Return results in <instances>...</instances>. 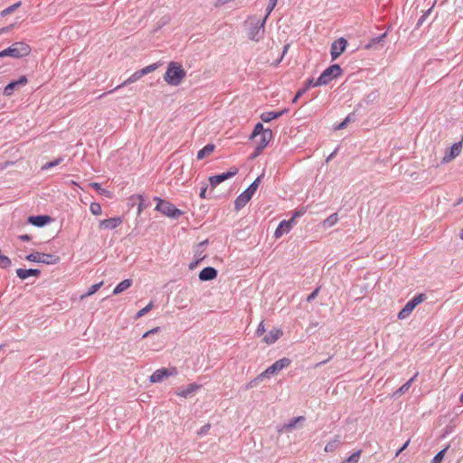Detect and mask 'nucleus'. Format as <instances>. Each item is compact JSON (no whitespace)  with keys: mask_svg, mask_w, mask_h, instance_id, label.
<instances>
[{"mask_svg":"<svg viewBox=\"0 0 463 463\" xmlns=\"http://www.w3.org/2000/svg\"><path fill=\"white\" fill-rule=\"evenodd\" d=\"M25 260L36 263H43L47 265H54L59 263L60 257L49 253L33 252L25 257Z\"/></svg>","mask_w":463,"mask_h":463,"instance_id":"nucleus-4","label":"nucleus"},{"mask_svg":"<svg viewBox=\"0 0 463 463\" xmlns=\"http://www.w3.org/2000/svg\"><path fill=\"white\" fill-rule=\"evenodd\" d=\"M462 149V142L455 143L449 149L448 153H446L445 156L442 158L443 163H449L452 161L455 157H457Z\"/></svg>","mask_w":463,"mask_h":463,"instance_id":"nucleus-15","label":"nucleus"},{"mask_svg":"<svg viewBox=\"0 0 463 463\" xmlns=\"http://www.w3.org/2000/svg\"><path fill=\"white\" fill-rule=\"evenodd\" d=\"M102 285H103V281L92 285L90 288V289L88 290V292H86L85 294L80 296V299H84L85 298L90 297L91 295L96 293L101 288Z\"/></svg>","mask_w":463,"mask_h":463,"instance_id":"nucleus-28","label":"nucleus"},{"mask_svg":"<svg viewBox=\"0 0 463 463\" xmlns=\"http://www.w3.org/2000/svg\"><path fill=\"white\" fill-rule=\"evenodd\" d=\"M206 191H207V186L203 185L201 188L200 194H199L202 199H205L206 198Z\"/></svg>","mask_w":463,"mask_h":463,"instance_id":"nucleus-52","label":"nucleus"},{"mask_svg":"<svg viewBox=\"0 0 463 463\" xmlns=\"http://www.w3.org/2000/svg\"><path fill=\"white\" fill-rule=\"evenodd\" d=\"M160 66L159 63H153V64H150L148 66H146L145 68L141 69L140 70V73L143 74V76L150 73V72H153L154 71H156L158 67Z\"/></svg>","mask_w":463,"mask_h":463,"instance_id":"nucleus-33","label":"nucleus"},{"mask_svg":"<svg viewBox=\"0 0 463 463\" xmlns=\"http://www.w3.org/2000/svg\"><path fill=\"white\" fill-rule=\"evenodd\" d=\"M214 148L215 146L213 144L206 145L203 148L198 151L197 159L201 160L205 156H210L213 152Z\"/></svg>","mask_w":463,"mask_h":463,"instance_id":"nucleus-25","label":"nucleus"},{"mask_svg":"<svg viewBox=\"0 0 463 463\" xmlns=\"http://www.w3.org/2000/svg\"><path fill=\"white\" fill-rule=\"evenodd\" d=\"M260 176L257 177L256 180L245 190L252 197L259 187Z\"/></svg>","mask_w":463,"mask_h":463,"instance_id":"nucleus-31","label":"nucleus"},{"mask_svg":"<svg viewBox=\"0 0 463 463\" xmlns=\"http://www.w3.org/2000/svg\"><path fill=\"white\" fill-rule=\"evenodd\" d=\"M419 375V373H416L409 381H407V383H410V384L411 385L412 383L416 380V378L418 377Z\"/></svg>","mask_w":463,"mask_h":463,"instance_id":"nucleus-56","label":"nucleus"},{"mask_svg":"<svg viewBox=\"0 0 463 463\" xmlns=\"http://www.w3.org/2000/svg\"><path fill=\"white\" fill-rule=\"evenodd\" d=\"M137 199L139 200V204L137 207V213L140 214L145 207L144 206V197L139 194V195H137Z\"/></svg>","mask_w":463,"mask_h":463,"instance_id":"nucleus-46","label":"nucleus"},{"mask_svg":"<svg viewBox=\"0 0 463 463\" xmlns=\"http://www.w3.org/2000/svg\"><path fill=\"white\" fill-rule=\"evenodd\" d=\"M14 26V24H10L8 26L0 28V34L7 33L11 32L13 30Z\"/></svg>","mask_w":463,"mask_h":463,"instance_id":"nucleus-49","label":"nucleus"},{"mask_svg":"<svg viewBox=\"0 0 463 463\" xmlns=\"http://www.w3.org/2000/svg\"><path fill=\"white\" fill-rule=\"evenodd\" d=\"M459 401H460V402H462V403H463V393L460 395V397H459Z\"/></svg>","mask_w":463,"mask_h":463,"instance_id":"nucleus-60","label":"nucleus"},{"mask_svg":"<svg viewBox=\"0 0 463 463\" xmlns=\"http://www.w3.org/2000/svg\"><path fill=\"white\" fill-rule=\"evenodd\" d=\"M265 332H266L265 325H264V322L261 321L257 327L256 335L260 336V335H264Z\"/></svg>","mask_w":463,"mask_h":463,"instance_id":"nucleus-42","label":"nucleus"},{"mask_svg":"<svg viewBox=\"0 0 463 463\" xmlns=\"http://www.w3.org/2000/svg\"><path fill=\"white\" fill-rule=\"evenodd\" d=\"M267 16L260 19L256 16H250L246 21L247 36L250 41L260 42L265 34V24Z\"/></svg>","mask_w":463,"mask_h":463,"instance_id":"nucleus-1","label":"nucleus"},{"mask_svg":"<svg viewBox=\"0 0 463 463\" xmlns=\"http://www.w3.org/2000/svg\"><path fill=\"white\" fill-rule=\"evenodd\" d=\"M51 221V218L46 215L31 216L28 222L37 227H43Z\"/></svg>","mask_w":463,"mask_h":463,"instance_id":"nucleus-21","label":"nucleus"},{"mask_svg":"<svg viewBox=\"0 0 463 463\" xmlns=\"http://www.w3.org/2000/svg\"><path fill=\"white\" fill-rule=\"evenodd\" d=\"M409 443H410V439H408V440L403 444V446H402V448L397 451L396 456H399V455H400V453H402V451H403V450L408 447Z\"/></svg>","mask_w":463,"mask_h":463,"instance_id":"nucleus-55","label":"nucleus"},{"mask_svg":"<svg viewBox=\"0 0 463 463\" xmlns=\"http://www.w3.org/2000/svg\"><path fill=\"white\" fill-rule=\"evenodd\" d=\"M386 36V33L382 34L380 37L373 40V43H379L381 42L384 37Z\"/></svg>","mask_w":463,"mask_h":463,"instance_id":"nucleus-57","label":"nucleus"},{"mask_svg":"<svg viewBox=\"0 0 463 463\" xmlns=\"http://www.w3.org/2000/svg\"><path fill=\"white\" fill-rule=\"evenodd\" d=\"M158 331H159V327H158V326H157V327H155V328H153V329H151V330H149V331L146 332V333L143 335V338H146V337H147L149 335L154 334V333H156V332H158Z\"/></svg>","mask_w":463,"mask_h":463,"instance_id":"nucleus-51","label":"nucleus"},{"mask_svg":"<svg viewBox=\"0 0 463 463\" xmlns=\"http://www.w3.org/2000/svg\"><path fill=\"white\" fill-rule=\"evenodd\" d=\"M351 120H352L351 115H348L343 122H341L340 124H338L337 126L335 127V129L339 130V129L345 128L347 123L350 122Z\"/></svg>","mask_w":463,"mask_h":463,"instance_id":"nucleus-43","label":"nucleus"},{"mask_svg":"<svg viewBox=\"0 0 463 463\" xmlns=\"http://www.w3.org/2000/svg\"><path fill=\"white\" fill-rule=\"evenodd\" d=\"M322 84H316V80H314L313 79H309L306 81L305 83V87L303 89H307V90L311 88V87H317V86H321Z\"/></svg>","mask_w":463,"mask_h":463,"instance_id":"nucleus-45","label":"nucleus"},{"mask_svg":"<svg viewBox=\"0 0 463 463\" xmlns=\"http://www.w3.org/2000/svg\"><path fill=\"white\" fill-rule=\"evenodd\" d=\"M154 305H153V302H150L147 306H146L144 308L140 309L137 313V318H139L141 317H143L144 315H146V313H148L152 308H153Z\"/></svg>","mask_w":463,"mask_h":463,"instance_id":"nucleus-39","label":"nucleus"},{"mask_svg":"<svg viewBox=\"0 0 463 463\" xmlns=\"http://www.w3.org/2000/svg\"><path fill=\"white\" fill-rule=\"evenodd\" d=\"M361 454L362 450L355 451L341 463H357L360 459Z\"/></svg>","mask_w":463,"mask_h":463,"instance_id":"nucleus-30","label":"nucleus"},{"mask_svg":"<svg viewBox=\"0 0 463 463\" xmlns=\"http://www.w3.org/2000/svg\"><path fill=\"white\" fill-rule=\"evenodd\" d=\"M90 186L92 187L93 189H95L99 194H104L108 197H110L109 193L108 191H106L105 189L101 188V186L99 183H90Z\"/></svg>","mask_w":463,"mask_h":463,"instance_id":"nucleus-35","label":"nucleus"},{"mask_svg":"<svg viewBox=\"0 0 463 463\" xmlns=\"http://www.w3.org/2000/svg\"><path fill=\"white\" fill-rule=\"evenodd\" d=\"M7 56L11 57V50L9 47L0 52V58Z\"/></svg>","mask_w":463,"mask_h":463,"instance_id":"nucleus-50","label":"nucleus"},{"mask_svg":"<svg viewBox=\"0 0 463 463\" xmlns=\"http://www.w3.org/2000/svg\"><path fill=\"white\" fill-rule=\"evenodd\" d=\"M337 222H338L337 213H333L329 217H327L326 220H324L323 226L326 228H329V227L335 225L337 223Z\"/></svg>","mask_w":463,"mask_h":463,"instance_id":"nucleus-26","label":"nucleus"},{"mask_svg":"<svg viewBox=\"0 0 463 463\" xmlns=\"http://www.w3.org/2000/svg\"><path fill=\"white\" fill-rule=\"evenodd\" d=\"M319 288L315 289L307 298V301L314 299L318 294Z\"/></svg>","mask_w":463,"mask_h":463,"instance_id":"nucleus-54","label":"nucleus"},{"mask_svg":"<svg viewBox=\"0 0 463 463\" xmlns=\"http://www.w3.org/2000/svg\"><path fill=\"white\" fill-rule=\"evenodd\" d=\"M448 447L442 450H440L431 460L430 463H441V461L443 460V458H444V455H445V452L447 450Z\"/></svg>","mask_w":463,"mask_h":463,"instance_id":"nucleus-40","label":"nucleus"},{"mask_svg":"<svg viewBox=\"0 0 463 463\" xmlns=\"http://www.w3.org/2000/svg\"><path fill=\"white\" fill-rule=\"evenodd\" d=\"M132 286V279H127L122 280L117 287L113 289L114 295H118L123 291L127 290Z\"/></svg>","mask_w":463,"mask_h":463,"instance_id":"nucleus-23","label":"nucleus"},{"mask_svg":"<svg viewBox=\"0 0 463 463\" xmlns=\"http://www.w3.org/2000/svg\"><path fill=\"white\" fill-rule=\"evenodd\" d=\"M143 77V74L140 73V70L134 72L131 76H129L126 80H124L121 84L118 85L115 89L109 90L107 92L108 93H112L113 91H115L116 90H118L120 88H122L123 86H126V85H128L130 83H133V82H136L137 80H138L140 78ZM106 93H103L99 96V98L105 96Z\"/></svg>","mask_w":463,"mask_h":463,"instance_id":"nucleus-16","label":"nucleus"},{"mask_svg":"<svg viewBox=\"0 0 463 463\" xmlns=\"http://www.w3.org/2000/svg\"><path fill=\"white\" fill-rule=\"evenodd\" d=\"M72 185H78V184L75 181H71Z\"/></svg>","mask_w":463,"mask_h":463,"instance_id":"nucleus-61","label":"nucleus"},{"mask_svg":"<svg viewBox=\"0 0 463 463\" xmlns=\"http://www.w3.org/2000/svg\"><path fill=\"white\" fill-rule=\"evenodd\" d=\"M338 441H339L338 439H335L334 440L327 442L326 445L325 446V451L326 452L335 451L337 447Z\"/></svg>","mask_w":463,"mask_h":463,"instance_id":"nucleus-36","label":"nucleus"},{"mask_svg":"<svg viewBox=\"0 0 463 463\" xmlns=\"http://www.w3.org/2000/svg\"><path fill=\"white\" fill-rule=\"evenodd\" d=\"M28 83V79L26 76L23 75L18 80H13L8 83L3 90V94L6 97H10L14 94V91L16 89L22 88Z\"/></svg>","mask_w":463,"mask_h":463,"instance_id":"nucleus-11","label":"nucleus"},{"mask_svg":"<svg viewBox=\"0 0 463 463\" xmlns=\"http://www.w3.org/2000/svg\"><path fill=\"white\" fill-rule=\"evenodd\" d=\"M200 389L196 383L188 384L184 389L176 391L175 394L179 397L187 398Z\"/></svg>","mask_w":463,"mask_h":463,"instance_id":"nucleus-18","label":"nucleus"},{"mask_svg":"<svg viewBox=\"0 0 463 463\" xmlns=\"http://www.w3.org/2000/svg\"><path fill=\"white\" fill-rule=\"evenodd\" d=\"M285 233H288V232H286L285 230H282L280 227L278 226V228L275 231L274 235L276 238H280Z\"/></svg>","mask_w":463,"mask_h":463,"instance_id":"nucleus-48","label":"nucleus"},{"mask_svg":"<svg viewBox=\"0 0 463 463\" xmlns=\"http://www.w3.org/2000/svg\"><path fill=\"white\" fill-rule=\"evenodd\" d=\"M346 46L347 41L343 37L333 42L330 51L332 60L337 59L345 52Z\"/></svg>","mask_w":463,"mask_h":463,"instance_id":"nucleus-12","label":"nucleus"},{"mask_svg":"<svg viewBox=\"0 0 463 463\" xmlns=\"http://www.w3.org/2000/svg\"><path fill=\"white\" fill-rule=\"evenodd\" d=\"M90 211L93 215L97 216L102 213V209L99 203H91L90 205Z\"/></svg>","mask_w":463,"mask_h":463,"instance_id":"nucleus-32","label":"nucleus"},{"mask_svg":"<svg viewBox=\"0 0 463 463\" xmlns=\"http://www.w3.org/2000/svg\"><path fill=\"white\" fill-rule=\"evenodd\" d=\"M40 274H41L40 269H16V275L21 279H25L30 276L39 277Z\"/></svg>","mask_w":463,"mask_h":463,"instance_id":"nucleus-20","label":"nucleus"},{"mask_svg":"<svg viewBox=\"0 0 463 463\" xmlns=\"http://www.w3.org/2000/svg\"><path fill=\"white\" fill-rule=\"evenodd\" d=\"M305 418L303 416L297 417L293 419L290 422L285 424L283 426V430L286 431H290L299 422L304 421Z\"/></svg>","mask_w":463,"mask_h":463,"instance_id":"nucleus-27","label":"nucleus"},{"mask_svg":"<svg viewBox=\"0 0 463 463\" xmlns=\"http://www.w3.org/2000/svg\"><path fill=\"white\" fill-rule=\"evenodd\" d=\"M186 76V71L183 66L175 61H171L164 75L165 81L171 86H178Z\"/></svg>","mask_w":463,"mask_h":463,"instance_id":"nucleus-2","label":"nucleus"},{"mask_svg":"<svg viewBox=\"0 0 463 463\" xmlns=\"http://www.w3.org/2000/svg\"><path fill=\"white\" fill-rule=\"evenodd\" d=\"M20 239H21L22 241H30V239H31V238H30V236H29L28 234H24V235H21V236H20Z\"/></svg>","mask_w":463,"mask_h":463,"instance_id":"nucleus-58","label":"nucleus"},{"mask_svg":"<svg viewBox=\"0 0 463 463\" xmlns=\"http://www.w3.org/2000/svg\"><path fill=\"white\" fill-rule=\"evenodd\" d=\"M260 142L258 145V150H262L266 146L269 144V142L271 139L272 132L270 129H266L265 132L260 134Z\"/></svg>","mask_w":463,"mask_h":463,"instance_id":"nucleus-22","label":"nucleus"},{"mask_svg":"<svg viewBox=\"0 0 463 463\" xmlns=\"http://www.w3.org/2000/svg\"><path fill=\"white\" fill-rule=\"evenodd\" d=\"M411 384L410 383H405L404 384H402L394 393H393V396H398V395H402L403 393H405L406 392L409 391V389L411 388Z\"/></svg>","mask_w":463,"mask_h":463,"instance_id":"nucleus-38","label":"nucleus"},{"mask_svg":"<svg viewBox=\"0 0 463 463\" xmlns=\"http://www.w3.org/2000/svg\"><path fill=\"white\" fill-rule=\"evenodd\" d=\"M370 47H371V45H370V44H368V45H366V46H365V48H366V49H369Z\"/></svg>","mask_w":463,"mask_h":463,"instance_id":"nucleus-63","label":"nucleus"},{"mask_svg":"<svg viewBox=\"0 0 463 463\" xmlns=\"http://www.w3.org/2000/svg\"><path fill=\"white\" fill-rule=\"evenodd\" d=\"M283 335V332L279 327L272 328L262 339L266 345H272L277 342Z\"/></svg>","mask_w":463,"mask_h":463,"instance_id":"nucleus-14","label":"nucleus"},{"mask_svg":"<svg viewBox=\"0 0 463 463\" xmlns=\"http://www.w3.org/2000/svg\"><path fill=\"white\" fill-rule=\"evenodd\" d=\"M460 238L463 240V232L460 233Z\"/></svg>","mask_w":463,"mask_h":463,"instance_id":"nucleus-64","label":"nucleus"},{"mask_svg":"<svg viewBox=\"0 0 463 463\" xmlns=\"http://www.w3.org/2000/svg\"><path fill=\"white\" fill-rule=\"evenodd\" d=\"M342 74V69L338 64H333L326 68L318 79L316 80V84H328L332 80L339 77Z\"/></svg>","mask_w":463,"mask_h":463,"instance_id":"nucleus-5","label":"nucleus"},{"mask_svg":"<svg viewBox=\"0 0 463 463\" xmlns=\"http://www.w3.org/2000/svg\"><path fill=\"white\" fill-rule=\"evenodd\" d=\"M197 264V262L194 265V264H191L190 265V269H193L195 265Z\"/></svg>","mask_w":463,"mask_h":463,"instance_id":"nucleus-62","label":"nucleus"},{"mask_svg":"<svg viewBox=\"0 0 463 463\" xmlns=\"http://www.w3.org/2000/svg\"><path fill=\"white\" fill-rule=\"evenodd\" d=\"M283 113H284V111H279V112L268 111V112H263L260 115V118L264 122H269L272 119L279 118Z\"/></svg>","mask_w":463,"mask_h":463,"instance_id":"nucleus-24","label":"nucleus"},{"mask_svg":"<svg viewBox=\"0 0 463 463\" xmlns=\"http://www.w3.org/2000/svg\"><path fill=\"white\" fill-rule=\"evenodd\" d=\"M288 45L285 46V47H284V52H283V53H286V52H287V51H288Z\"/></svg>","mask_w":463,"mask_h":463,"instance_id":"nucleus-59","label":"nucleus"},{"mask_svg":"<svg viewBox=\"0 0 463 463\" xmlns=\"http://www.w3.org/2000/svg\"><path fill=\"white\" fill-rule=\"evenodd\" d=\"M252 197L250 196V194H249V193H247L246 191H244L243 193H241L235 200L234 202V207L237 211L241 210V208H243L251 199Z\"/></svg>","mask_w":463,"mask_h":463,"instance_id":"nucleus-19","label":"nucleus"},{"mask_svg":"<svg viewBox=\"0 0 463 463\" xmlns=\"http://www.w3.org/2000/svg\"><path fill=\"white\" fill-rule=\"evenodd\" d=\"M306 91H307V89H301V90H299L296 93V95H295V97H294V99H293L292 102H293V103H296V102L298 101V99H299V98H300V97H301V96H302Z\"/></svg>","mask_w":463,"mask_h":463,"instance_id":"nucleus-47","label":"nucleus"},{"mask_svg":"<svg viewBox=\"0 0 463 463\" xmlns=\"http://www.w3.org/2000/svg\"><path fill=\"white\" fill-rule=\"evenodd\" d=\"M238 173L237 167H232L227 173H222L221 175H216L209 177V183L212 188H215L222 182L233 177Z\"/></svg>","mask_w":463,"mask_h":463,"instance_id":"nucleus-10","label":"nucleus"},{"mask_svg":"<svg viewBox=\"0 0 463 463\" xmlns=\"http://www.w3.org/2000/svg\"><path fill=\"white\" fill-rule=\"evenodd\" d=\"M305 213H306V211H305V210H299V211H297V212H295V213H294V214H293V216H292V218H291V219H293V220L295 221V219H296V218H298V217H299V216L303 215Z\"/></svg>","mask_w":463,"mask_h":463,"instance_id":"nucleus-53","label":"nucleus"},{"mask_svg":"<svg viewBox=\"0 0 463 463\" xmlns=\"http://www.w3.org/2000/svg\"><path fill=\"white\" fill-rule=\"evenodd\" d=\"M293 224H294L293 219H290L288 221L284 220L279 224V227H280L282 230H285L286 232H288L292 229Z\"/></svg>","mask_w":463,"mask_h":463,"instance_id":"nucleus-34","label":"nucleus"},{"mask_svg":"<svg viewBox=\"0 0 463 463\" xmlns=\"http://www.w3.org/2000/svg\"><path fill=\"white\" fill-rule=\"evenodd\" d=\"M21 6V2H17L10 6H8L7 8L4 9L1 11L0 13V15L1 16H6L12 13H14L17 8H19Z\"/></svg>","mask_w":463,"mask_h":463,"instance_id":"nucleus-29","label":"nucleus"},{"mask_svg":"<svg viewBox=\"0 0 463 463\" xmlns=\"http://www.w3.org/2000/svg\"><path fill=\"white\" fill-rule=\"evenodd\" d=\"M12 58H23L31 53V47L24 42H16L9 46Z\"/></svg>","mask_w":463,"mask_h":463,"instance_id":"nucleus-8","label":"nucleus"},{"mask_svg":"<svg viewBox=\"0 0 463 463\" xmlns=\"http://www.w3.org/2000/svg\"><path fill=\"white\" fill-rule=\"evenodd\" d=\"M176 374H177V370L175 367L157 369L150 376V382L151 383H160L165 378H167L169 376H174Z\"/></svg>","mask_w":463,"mask_h":463,"instance_id":"nucleus-9","label":"nucleus"},{"mask_svg":"<svg viewBox=\"0 0 463 463\" xmlns=\"http://www.w3.org/2000/svg\"><path fill=\"white\" fill-rule=\"evenodd\" d=\"M291 364L290 359L281 358L276 361L272 365L269 366L261 374L260 377H269L271 374L278 373L282 369L287 368Z\"/></svg>","mask_w":463,"mask_h":463,"instance_id":"nucleus-7","label":"nucleus"},{"mask_svg":"<svg viewBox=\"0 0 463 463\" xmlns=\"http://www.w3.org/2000/svg\"><path fill=\"white\" fill-rule=\"evenodd\" d=\"M265 130L266 129L263 128V125L261 123H258L255 125L250 137L253 138V137L262 134L263 132H265Z\"/></svg>","mask_w":463,"mask_h":463,"instance_id":"nucleus-37","label":"nucleus"},{"mask_svg":"<svg viewBox=\"0 0 463 463\" xmlns=\"http://www.w3.org/2000/svg\"><path fill=\"white\" fill-rule=\"evenodd\" d=\"M123 220L121 217H113L105 220H101L99 222V230H113L118 228Z\"/></svg>","mask_w":463,"mask_h":463,"instance_id":"nucleus-13","label":"nucleus"},{"mask_svg":"<svg viewBox=\"0 0 463 463\" xmlns=\"http://www.w3.org/2000/svg\"><path fill=\"white\" fill-rule=\"evenodd\" d=\"M155 200L157 202L156 210L162 213L164 215L175 218L183 214V212L177 209L173 203L158 197H156Z\"/></svg>","mask_w":463,"mask_h":463,"instance_id":"nucleus-3","label":"nucleus"},{"mask_svg":"<svg viewBox=\"0 0 463 463\" xmlns=\"http://www.w3.org/2000/svg\"><path fill=\"white\" fill-rule=\"evenodd\" d=\"M277 2H278V0H269V5L267 7V14L265 15V16H267V18L269 17V14L272 12L274 7L276 6Z\"/></svg>","mask_w":463,"mask_h":463,"instance_id":"nucleus-44","label":"nucleus"},{"mask_svg":"<svg viewBox=\"0 0 463 463\" xmlns=\"http://www.w3.org/2000/svg\"><path fill=\"white\" fill-rule=\"evenodd\" d=\"M61 162V158L55 159V160H53L52 162H48V163H46L45 165H43L42 166V169L43 170H48V169H50V168H52L53 166L58 165Z\"/></svg>","mask_w":463,"mask_h":463,"instance_id":"nucleus-41","label":"nucleus"},{"mask_svg":"<svg viewBox=\"0 0 463 463\" xmlns=\"http://www.w3.org/2000/svg\"><path fill=\"white\" fill-rule=\"evenodd\" d=\"M426 299L424 294H418L411 299L404 307L398 313V318L401 320L406 319L410 317L413 309Z\"/></svg>","mask_w":463,"mask_h":463,"instance_id":"nucleus-6","label":"nucleus"},{"mask_svg":"<svg viewBox=\"0 0 463 463\" xmlns=\"http://www.w3.org/2000/svg\"><path fill=\"white\" fill-rule=\"evenodd\" d=\"M217 277V270L214 268L207 267L199 273V279L203 281L212 280Z\"/></svg>","mask_w":463,"mask_h":463,"instance_id":"nucleus-17","label":"nucleus"}]
</instances>
